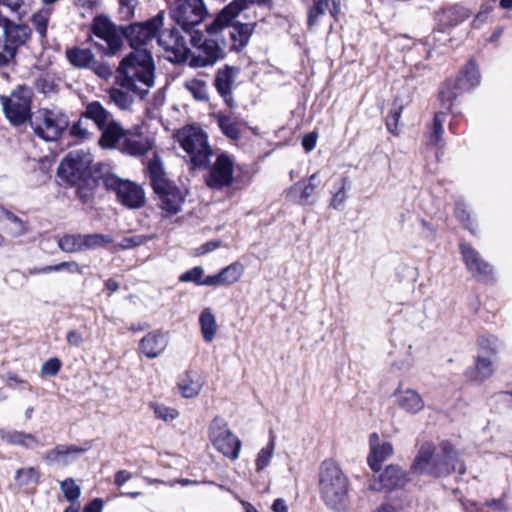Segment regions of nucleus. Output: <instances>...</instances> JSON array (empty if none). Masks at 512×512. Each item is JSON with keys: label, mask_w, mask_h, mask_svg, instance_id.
<instances>
[{"label": "nucleus", "mask_w": 512, "mask_h": 512, "mask_svg": "<svg viewBox=\"0 0 512 512\" xmlns=\"http://www.w3.org/2000/svg\"><path fill=\"white\" fill-rule=\"evenodd\" d=\"M396 405L405 413L416 415L425 408V402L418 391L413 388L404 387L400 382L393 392Z\"/></svg>", "instance_id": "obj_20"}, {"label": "nucleus", "mask_w": 512, "mask_h": 512, "mask_svg": "<svg viewBox=\"0 0 512 512\" xmlns=\"http://www.w3.org/2000/svg\"><path fill=\"white\" fill-rule=\"evenodd\" d=\"M1 439L11 445H20L27 447L26 440L36 441L33 434L22 431L1 432Z\"/></svg>", "instance_id": "obj_48"}, {"label": "nucleus", "mask_w": 512, "mask_h": 512, "mask_svg": "<svg viewBox=\"0 0 512 512\" xmlns=\"http://www.w3.org/2000/svg\"><path fill=\"white\" fill-rule=\"evenodd\" d=\"M435 468L442 467V471L435 472V477H445L454 472L464 474L465 464L459 458V452L455 446L448 440L441 441L436 449Z\"/></svg>", "instance_id": "obj_18"}, {"label": "nucleus", "mask_w": 512, "mask_h": 512, "mask_svg": "<svg viewBox=\"0 0 512 512\" xmlns=\"http://www.w3.org/2000/svg\"><path fill=\"white\" fill-rule=\"evenodd\" d=\"M66 58L75 68H88L94 62L95 56L90 49L72 47L66 50Z\"/></svg>", "instance_id": "obj_35"}, {"label": "nucleus", "mask_w": 512, "mask_h": 512, "mask_svg": "<svg viewBox=\"0 0 512 512\" xmlns=\"http://www.w3.org/2000/svg\"><path fill=\"white\" fill-rule=\"evenodd\" d=\"M0 220H7L17 225L19 232H23L25 230L24 221L2 205H0Z\"/></svg>", "instance_id": "obj_59"}, {"label": "nucleus", "mask_w": 512, "mask_h": 512, "mask_svg": "<svg viewBox=\"0 0 512 512\" xmlns=\"http://www.w3.org/2000/svg\"><path fill=\"white\" fill-rule=\"evenodd\" d=\"M436 448L430 442L423 443L411 465V471L421 475H429L435 477V472L442 471V467L435 468Z\"/></svg>", "instance_id": "obj_22"}, {"label": "nucleus", "mask_w": 512, "mask_h": 512, "mask_svg": "<svg viewBox=\"0 0 512 512\" xmlns=\"http://www.w3.org/2000/svg\"><path fill=\"white\" fill-rule=\"evenodd\" d=\"M62 367V362L57 357H52L46 360L41 366V376H55L59 373Z\"/></svg>", "instance_id": "obj_56"}, {"label": "nucleus", "mask_w": 512, "mask_h": 512, "mask_svg": "<svg viewBox=\"0 0 512 512\" xmlns=\"http://www.w3.org/2000/svg\"><path fill=\"white\" fill-rule=\"evenodd\" d=\"M400 117H401V108L400 107L391 109L389 114L386 117L387 129L392 134L396 133Z\"/></svg>", "instance_id": "obj_61"}, {"label": "nucleus", "mask_w": 512, "mask_h": 512, "mask_svg": "<svg viewBox=\"0 0 512 512\" xmlns=\"http://www.w3.org/2000/svg\"><path fill=\"white\" fill-rule=\"evenodd\" d=\"M82 118L83 117L81 116L80 119L74 122L71 126L69 125V128L67 129L69 136L80 142L87 140L90 137V132L86 127H84Z\"/></svg>", "instance_id": "obj_52"}, {"label": "nucleus", "mask_w": 512, "mask_h": 512, "mask_svg": "<svg viewBox=\"0 0 512 512\" xmlns=\"http://www.w3.org/2000/svg\"><path fill=\"white\" fill-rule=\"evenodd\" d=\"M142 163L146 168V172L150 178L153 188H162L164 183L170 181L167 178L163 162L157 151L151 152V155L148 154L145 158L142 159Z\"/></svg>", "instance_id": "obj_28"}, {"label": "nucleus", "mask_w": 512, "mask_h": 512, "mask_svg": "<svg viewBox=\"0 0 512 512\" xmlns=\"http://www.w3.org/2000/svg\"><path fill=\"white\" fill-rule=\"evenodd\" d=\"M33 98L34 92L26 84L17 85L9 95L0 96L4 116L12 126L31 122Z\"/></svg>", "instance_id": "obj_5"}, {"label": "nucleus", "mask_w": 512, "mask_h": 512, "mask_svg": "<svg viewBox=\"0 0 512 512\" xmlns=\"http://www.w3.org/2000/svg\"><path fill=\"white\" fill-rule=\"evenodd\" d=\"M90 31L94 36L107 43V47L98 43L94 44L106 55H115L123 46V38L128 39V25L117 27L104 14H99L93 18Z\"/></svg>", "instance_id": "obj_9"}, {"label": "nucleus", "mask_w": 512, "mask_h": 512, "mask_svg": "<svg viewBox=\"0 0 512 512\" xmlns=\"http://www.w3.org/2000/svg\"><path fill=\"white\" fill-rule=\"evenodd\" d=\"M153 410L159 419L164 421L174 420L178 417L179 413L176 409L170 408L161 404H154Z\"/></svg>", "instance_id": "obj_58"}, {"label": "nucleus", "mask_w": 512, "mask_h": 512, "mask_svg": "<svg viewBox=\"0 0 512 512\" xmlns=\"http://www.w3.org/2000/svg\"><path fill=\"white\" fill-rule=\"evenodd\" d=\"M94 179H96V190L99 182L102 181L105 189L114 192L119 202L128 207V179H121L114 173L109 164L97 162L94 164Z\"/></svg>", "instance_id": "obj_17"}, {"label": "nucleus", "mask_w": 512, "mask_h": 512, "mask_svg": "<svg viewBox=\"0 0 512 512\" xmlns=\"http://www.w3.org/2000/svg\"><path fill=\"white\" fill-rule=\"evenodd\" d=\"M58 247L66 253L83 251V234H64L58 240Z\"/></svg>", "instance_id": "obj_40"}, {"label": "nucleus", "mask_w": 512, "mask_h": 512, "mask_svg": "<svg viewBox=\"0 0 512 512\" xmlns=\"http://www.w3.org/2000/svg\"><path fill=\"white\" fill-rule=\"evenodd\" d=\"M67 342L71 346H80L83 343V336L77 330H70L66 336Z\"/></svg>", "instance_id": "obj_64"}, {"label": "nucleus", "mask_w": 512, "mask_h": 512, "mask_svg": "<svg viewBox=\"0 0 512 512\" xmlns=\"http://www.w3.org/2000/svg\"><path fill=\"white\" fill-rule=\"evenodd\" d=\"M350 480L333 459L321 462L318 471V489L325 506L343 512L349 504Z\"/></svg>", "instance_id": "obj_3"}, {"label": "nucleus", "mask_w": 512, "mask_h": 512, "mask_svg": "<svg viewBox=\"0 0 512 512\" xmlns=\"http://www.w3.org/2000/svg\"><path fill=\"white\" fill-rule=\"evenodd\" d=\"M478 355H484L488 358L496 356L500 349V342L493 335H483L478 339Z\"/></svg>", "instance_id": "obj_43"}, {"label": "nucleus", "mask_w": 512, "mask_h": 512, "mask_svg": "<svg viewBox=\"0 0 512 512\" xmlns=\"http://www.w3.org/2000/svg\"><path fill=\"white\" fill-rule=\"evenodd\" d=\"M393 453L394 448L392 443L383 442L370 451L367 457V463L374 472H378L381 469L382 463L391 457Z\"/></svg>", "instance_id": "obj_33"}, {"label": "nucleus", "mask_w": 512, "mask_h": 512, "mask_svg": "<svg viewBox=\"0 0 512 512\" xmlns=\"http://www.w3.org/2000/svg\"><path fill=\"white\" fill-rule=\"evenodd\" d=\"M113 243L110 235L101 233L83 234V251L105 248Z\"/></svg>", "instance_id": "obj_41"}, {"label": "nucleus", "mask_w": 512, "mask_h": 512, "mask_svg": "<svg viewBox=\"0 0 512 512\" xmlns=\"http://www.w3.org/2000/svg\"><path fill=\"white\" fill-rule=\"evenodd\" d=\"M244 273V266L240 262H234L223 268L215 275L206 277V286H225L232 285L240 280Z\"/></svg>", "instance_id": "obj_27"}, {"label": "nucleus", "mask_w": 512, "mask_h": 512, "mask_svg": "<svg viewBox=\"0 0 512 512\" xmlns=\"http://www.w3.org/2000/svg\"><path fill=\"white\" fill-rule=\"evenodd\" d=\"M117 72L118 75L115 77L114 84L128 89V55L124 56L120 61Z\"/></svg>", "instance_id": "obj_55"}, {"label": "nucleus", "mask_w": 512, "mask_h": 512, "mask_svg": "<svg viewBox=\"0 0 512 512\" xmlns=\"http://www.w3.org/2000/svg\"><path fill=\"white\" fill-rule=\"evenodd\" d=\"M0 28L3 29L4 38L3 42L0 40V67H5L15 59L18 49L31 39L32 29L22 21L14 22L1 9Z\"/></svg>", "instance_id": "obj_6"}, {"label": "nucleus", "mask_w": 512, "mask_h": 512, "mask_svg": "<svg viewBox=\"0 0 512 512\" xmlns=\"http://www.w3.org/2000/svg\"><path fill=\"white\" fill-rule=\"evenodd\" d=\"M60 489L64 497L71 503H79L78 499L81 496V488L76 484L73 478H66L60 482Z\"/></svg>", "instance_id": "obj_47"}, {"label": "nucleus", "mask_w": 512, "mask_h": 512, "mask_svg": "<svg viewBox=\"0 0 512 512\" xmlns=\"http://www.w3.org/2000/svg\"><path fill=\"white\" fill-rule=\"evenodd\" d=\"M468 17L469 12L467 9L460 6H452L442 11L440 14V21L445 26L453 27L463 22Z\"/></svg>", "instance_id": "obj_38"}, {"label": "nucleus", "mask_w": 512, "mask_h": 512, "mask_svg": "<svg viewBox=\"0 0 512 512\" xmlns=\"http://www.w3.org/2000/svg\"><path fill=\"white\" fill-rule=\"evenodd\" d=\"M455 215L456 217L462 222L465 224V227L467 229L470 230L471 233L474 234V230L469 226V222H470V215H469V212L467 210V207L465 205V203L463 202H456V205H455Z\"/></svg>", "instance_id": "obj_60"}, {"label": "nucleus", "mask_w": 512, "mask_h": 512, "mask_svg": "<svg viewBox=\"0 0 512 512\" xmlns=\"http://www.w3.org/2000/svg\"><path fill=\"white\" fill-rule=\"evenodd\" d=\"M15 479L20 486L37 485L40 472L35 467L20 468L16 471Z\"/></svg>", "instance_id": "obj_46"}, {"label": "nucleus", "mask_w": 512, "mask_h": 512, "mask_svg": "<svg viewBox=\"0 0 512 512\" xmlns=\"http://www.w3.org/2000/svg\"><path fill=\"white\" fill-rule=\"evenodd\" d=\"M204 270L200 266H196L183 273L179 280L181 282H194L197 285H206V277L203 279Z\"/></svg>", "instance_id": "obj_53"}, {"label": "nucleus", "mask_w": 512, "mask_h": 512, "mask_svg": "<svg viewBox=\"0 0 512 512\" xmlns=\"http://www.w3.org/2000/svg\"><path fill=\"white\" fill-rule=\"evenodd\" d=\"M445 121V114L442 112L436 113L433 119L431 132L428 136V141L432 145H437L441 142L444 134L443 123Z\"/></svg>", "instance_id": "obj_49"}, {"label": "nucleus", "mask_w": 512, "mask_h": 512, "mask_svg": "<svg viewBox=\"0 0 512 512\" xmlns=\"http://www.w3.org/2000/svg\"><path fill=\"white\" fill-rule=\"evenodd\" d=\"M409 482L408 473L397 465H388L379 475V483L372 484L374 490H395L405 487Z\"/></svg>", "instance_id": "obj_24"}, {"label": "nucleus", "mask_w": 512, "mask_h": 512, "mask_svg": "<svg viewBox=\"0 0 512 512\" xmlns=\"http://www.w3.org/2000/svg\"><path fill=\"white\" fill-rule=\"evenodd\" d=\"M110 113L99 102L92 101L86 105L82 117L92 120L102 132L98 144L102 149H114L126 135V130L115 120H110Z\"/></svg>", "instance_id": "obj_7"}, {"label": "nucleus", "mask_w": 512, "mask_h": 512, "mask_svg": "<svg viewBox=\"0 0 512 512\" xmlns=\"http://www.w3.org/2000/svg\"><path fill=\"white\" fill-rule=\"evenodd\" d=\"M199 325L202 337L205 342L210 343L214 340L218 326L216 318L210 308H205L199 316Z\"/></svg>", "instance_id": "obj_37"}, {"label": "nucleus", "mask_w": 512, "mask_h": 512, "mask_svg": "<svg viewBox=\"0 0 512 512\" xmlns=\"http://www.w3.org/2000/svg\"><path fill=\"white\" fill-rule=\"evenodd\" d=\"M145 201L146 197L142 186L130 181V208H140Z\"/></svg>", "instance_id": "obj_51"}, {"label": "nucleus", "mask_w": 512, "mask_h": 512, "mask_svg": "<svg viewBox=\"0 0 512 512\" xmlns=\"http://www.w3.org/2000/svg\"><path fill=\"white\" fill-rule=\"evenodd\" d=\"M227 28L230 29L229 35L232 41L231 50L240 51L248 44L254 31V24L234 22L233 19L229 25L221 29V33Z\"/></svg>", "instance_id": "obj_29"}, {"label": "nucleus", "mask_w": 512, "mask_h": 512, "mask_svg": "<svg viewBox=\"0 0 512 512\" xmlns=\"http://www.w3.org/2000/svg\"><path fill=\"white\" fill-rule=\"evenodd\" d=\"M151 152H155V150L153 149V141L150 138L138 137L137 139H132L130 137V155H138L145 158L148 154L151 155Z\"/></svg>", "instance_id": "obj_45"}, {"label": "nucleus", "mask_w": 512, "mask_h": 512, "mask_svg": "<svg viewBox=\"0 0 512 512\" xmlns=\"http://www.w3.org/2000/svg\"><path fill=\"white\" fill-rule=\"evenodd\" d=\"M207 14L203 0H175L170 8L171 18L191 35L194 28L200 25Z\"/></svg>", "instance_id": "obj_11"}, {"label": "nucleus", "mask_w": 512, "mask_h": 512, "mask_svg": "<svg viewBox=\"0 0 512 512\" xmlns=\"http://www.w3.org/2000/svg\"><path fill=\"white\" fill-rule=\"evenodd\" d=\"M205 184L212 190H223L234 182V159L221 153L209 167L204 177Z\"/></svg>", "instance_id": "obj_14"}, {"label": "nucleus", "mask_w": 512, "mask_h": 512, "mask_svg": "<svg viewBox=\"0 0 512 512\" xmlns=\"http://www.w3.org/2000/svg\"><path fill=\"white\" fill-rule=\"evenodd\" d=\"M52 266V272L66 271L70 274H84L85 265H80L76 261H63Z\"/></svg>", "instance_id": "obj_54"}, {"label": "nucleus", "mask_w": 512, "mask_h": 512, "mask_svg": "<svg viewBox=\"0 0 512 512\" xmlns=\"http://www.w3.org/2000/svg\"><path fill=\"white\" fill-rule=\"evenodd\" d=\"M269 3L270 0H234L218 14V16L208 27V30L211 33L219 32L224 26L229 25L230 22L235 19L239 13L247 7L248 4L266 6Z\"/></svg>", "instance_id": "obj_21"}, {"label": "nucleus", "mask_w": 512, "mask_h": 512, "mask_svg": "<svg viewBox=\"0 0 512 512\" xmlns=\"http://www.w3.org/2000/svg\"><path fill=\"white\" fill-rule=\"evenodd\" d=\"M236 69L226 65L215 75L214 86L228 106L233 105L232 88L235 82Z\"/></svg>", "instance_id": "obj_26"}, {"label": "nucleus", "mask_w": 512, "mask_h": 512, "mask_svg": "<svg viewBox=\"0 0 512 512\" xmlns=\"http://www.w3.org/2000/svg\"><path fill=\"white\" fill-rule=\"evenodd\" d=\"M53 10L48 7H42L32 14L30 21L39 36L41 42H46L48 37V25Z\"/></svg>", "instance_id": "obj_34"}, {"label": "nucleus", "mask_w": 512, "mask_h": 512, "mask_svg": "<svg viewBox=\"0 0 512 512\" xmlns=\"http://www.w3.org/2000/svg\"><path fill=\"white\" fill-rule=\"evenodd\" d=\"M164 12L153 18L130 24V92L144 98L155 83L153 42L163 26Z\"/></svg>", "instance_id": "obj_1"}, {"label": "nucleus", "mask_w": 512, "mask_h": 512, "mask_svg": "<svg viewBox=\"0 0 512 512\" xmlns=\"http://www.w3.org/2000/svg\"><path fill=\"white\" fill-rule=\"evenodd\" d=\"M219 129L230 140L237 141L241 138L246 122L239 115L232 112L219 111L213 114Z\"/></svg>", "instance_id": "obj_23"}, {"label": "nucleus", "mask_w": 512, "mask_h": 512, "mask_svg": "<svg viewBox=\"0 0 512 512\" xmlns=\"http://www.w3.org/2000/svg\"><path fill=\"white\" fill-rule=\"evenodd\" d=\"M275 450V437L271 435L269 442L260 449L255 460V467L258 472L264 470L271 462Z\"/></svg>", "instance_id": "obj_44"}, {"label": "nucleus", "mask_w": 512, "mask_h": 512, "mask_svg": "<svg viewBox=\"0 0 512 512\" xmlns=\"http://www.w3.org/2000/svg\"><path fill=\"white\" fill-rule=\"evenodd\" d=\"M494 373L493 361L484 355H478L475 366L466 371V377L475 382H483Z\"/></svg>", "instance_id": "obj_31"}, {"label": "nucleus", "mask_w": 512, "mask_h": 512, "mask_svg": "<svg viewBox=\"0 0 512 512\" xmlns=\"http://www.w3.org/2000/svg\"><path fill=\"white\" fill-rule=\"evenodd\" d=\"M181 147L189 154L195 167L206 166L212 156L206 133L199 127L186 126L177 133Z\"/></svg>", "instance_id": "obj_8"}, {"label": "nucleus", "mask_w": 512, "mask_h": 512, "mask_svg": "<svg viewBox=\"0 0 512 512\" xmlns=\"http://www.w3.org/2000/svg\"><path fill=\"white\" fill-rule=\"evenodd\" d=\"M33 0H0V7H7L18 21H23L32 10Z\"/></svg>", "instance_id": "obj_39"}, {"label": "nucleus", "mask_w": 512, "mask_h": 512, "mask_svg": "<svg viewBox=\"0 0 512 512\" xmlns=\"http://www.w3.org/2000/svg\"><path fill=\"white\" fill-rule=\"evenodd\" d=\"M203 386V379L197 372H186L178 382L179 390L183 397L193 398L196 397Z\"/></svg>", "instance_id": "obj_32"}, {"label": "nucleus", "mask_w": 512, "mask_h": 512, "mask_svg": "<svg viewBox=\"0 0 512 512\" xmlns=\"http://www.w3.org/2000/svg\"><path fill=\"white\" fill-rule=\"evenodd\" d=\"M317 173L312 174L308 181H299L292 185L287 191V198L297 204L306 205L309 203L310 197L313 195L317 186Z\"/></svg>", "instance_id": "obj_30"}, {"label": "nucleus", "mask_w": 512, "mask_h": 512, "mask_svg": "<svg viewBox=\"0 0 512 512\" xmlns=\"http://www.w3.org/2000/svg\"><path fill=\"white\" fill-rule=\"evenodd\" d=\"M92 447L91 441H85L82 445L78 446L75 444L71 445H56L53 449H51L47 455L46 459L50 461H57L60 458L70 455V454H83L87 452Z\"/></svg>", "instance_id": "obj_36"}, {"label": "nucleus", "mask_w": 512, "mask_h": 512, "mask_svg": "<svg viewBox=\"0 0 512 512\" xmlns=\"http://www.w3.org/2000/svg\"><path fill=\"white\" fill-rule=\"evenodd\" d=\"M184 87L191 93L197 101H208V85L204 80L191 78L185 81Z\"/></svg>", "instance_id": "obj_42"}, {"label": "nucleus", "mask_w": 512, "mask_h": 512, "mask_svg": "<svg viewBox=\"0 0 512 512\" xmlns=\"http://www.w3.org/2000/svg\"><path fill=\"white\" fill-rule=\"evenodd\" d=\"M104 502L101 498H95L88 502L82 512H102Z\"/></svg>", "instance_id": "obj_63"}, {"label": "nucleus", "mask_w": 512, "mask_h": 512, "mask_svg": "<svg viewBox=\"0 0 512 512\" xmlns=\"http://www.w3.org/2000/svg\"><path fill=\"white\" fill-rule=\"evenodd\" d=\"M480 84V73L476 63L470 60L460 72L455 84L447 82L440 91V99L443 105L450 108L452 102L458 96V92H466Z\"/></svg>", "instance_id": "obj_13"}, {"label": "nucleus", "mask_w": 512, "mask_h": 512, "mask_svg": "<svg viewBox=\"0 0 512 512\" xmlns=\"http://www.w3.org/2000/svg\"><path fill=\"white\" fill-rule=\"evenodd\" d=\"M350 187L348 178L343 177L339 180L338 189L332 195L331 203L333 209L339 210L342 208L347 198V190Z\"/></svg>", "instance_id": "obj_50"}, {"label": "nucleus", "mask_w": 512, "mask_h": 512, "mask_svg": "<svg viewBox=\"0 0 512 512\" xmlns=\"http://www.w3.org/2000/svg\"><path fill=\"white\" fill-rule=\"evenodd\" d=\"M157 43L164 50L170 62L181 63L188 60L190 49L185 38L176 28L165 29L157 34Z\"/></svg>", "instance_id": "obj_15"}, {"label": "nucleus", "mask_w": 512, "mask_h": 512, "mask_svg": "<svg viewBox=\"0 0 512 512\" xmlns=\"http://www.w3.org/2000/svg\"><path fill=\"white\" fill-rule=\"evenodd\" d=\"M168 345V334L159 330L152 331L140 341V351L148 358L161 355Z\"/></svg>", "instance_id": "obj_25"}, {"label": "nucleus", "mask_w": 512, "mask_h": 512, "mask_svg": "<svg viewBox=\"0 0 512 512\" xmlns=\"http://www.w3.org/2000/svg\"><path fill=\"white\" fill-rule=\"evenodd\" d=\"M109 97L120 109L128 108V92L123 91L117 87H112L109 90Z\"/></svg>", "instance_id": "obj_57"}, {"label": "nucleus", "mask_w": 512, "mask_h": 512, "mask_svg": "<svg viewBox=\"0 0 512 512\" xmlns=\"http://www.w3.org/2000/svg\"><path fill=\"white\" fill-rule=\"evenodd\" d=\"M39 115L42 123L34 125L31 122V126L34 134L46 142L58 141L69 128V117L62 110L42 108Z\"/></svg>", "instance_id": "obj_10"}, {"label": "nucleus", "mask_w": 512, "mask_h": 512, "mask_svg": "<svg viewBox=\"0 0 512 512\" xmlns=\"http://www.w3.org/2000/svg\"><path fill=\"white\" fill-rule=\"evenodd\" d=\"M459 249L466 269L475 279L482 282L494 280L493 267L474 247L467 242H461Z\"/></svg>", "instance_id": "obj_16"}, {"label": "nucleus", "mask_w": 512, "mask_h": 512, "mask_svg": "<svg viewBox=\"0 0 512 512\" xmlns=\"http://www.w3.org/2000/svg\"><path fill=\"white\" fill-rule=\"evenodd\" d=\"M159 197L160 207L164 211L165 216H172L181 210L184 203V195L181 190L172 182H166L162 188H153Z\"/></svg>", "instance_id": "obj_19"}, {"label": "nucleus", "mask_w": 512, "mask_h": 512, "mask_svg": "<svg viewBox=\"0 0 512 512\" xmlns=\"http://www.w3.org/2000/svg\"><path fill=\"white\" fill-rule=\"evenodd\" d=\"M59 184L75 188V197L82 204H90L96 196L94 164L89 154L83 151H70L57 168Z\"/></svg>", "instance_id": "obj_2"}, {"label": "nucleus", "mask_w": 512, "mask_h": 512, "mask_svg": "<svg viewBox=\"0 0 512 512\" xmlns=\"http://www.w3.org/2000/svg\"><path fill=\"white\" fill-rule=\"evenodd\" d=\"M210 440L225 457L236 460L239 457L241 441L228 428L227 423L216 417L210 425Z\"/></svg>", "instance_id": "obj_12"}, {"label": "nucleus", "mask_w": 512, "mask_h": 512, "mask_svg": "<svg viewBox=\"0 0 512 512\" xmlns=\"http://www.w3.org/2000/svg\"><path fill=\"white\" fill-rule=\"evenodd\" d=\"M206 25L208 36L205 37L201 31H193L190 35V43L195 49L190 51L189 65L194 68H203L215 65L218 61L224 59L226 53V42L221 35V30L217 33H211Z\"/></svg>", "instance_id": "obj_4"}, {"label": "nucleus", "mask_w": 512, "mask_h": 512, "mask_svg": "<svg viewBox=\"0 0 512 512\" xmlns=\"http://www.w3.org/2000/svg\"><path fill=\"white\" fill-rule=\"evenodd\" d=\"M221 246V241L219 240H212L204 243L199 248H197V255H204L209 252H212L219 248Z\"/></svg>", "instance_id": "obj_62"}]
</instances>
